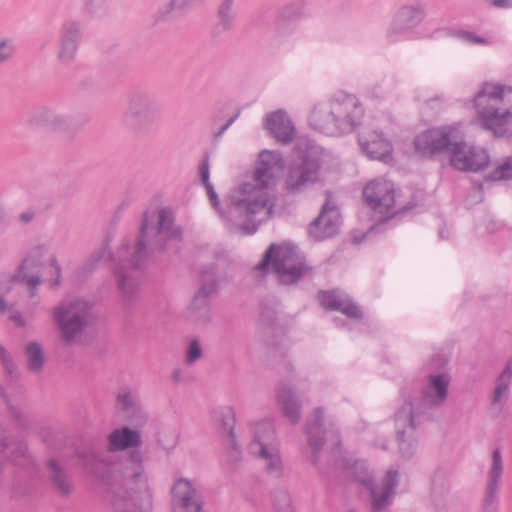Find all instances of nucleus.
<instances>
[{"label": "nucleus", "mask_w": 512, "mask_h": 512, "mask_svg": "<svg viewBox=\"0 0 512 512\" xmlns=\"http://www.w3.org/2000/svg\"><path fill=\"white\" fill-rule=\"evenodd\" d=\"M265 128L280 142L289 143L292 141L295 128L283 110H277L267 115Z\"/></svg>", "instance_id": "obj_32"}, {"label": "nucleus", "mask_w": 512, "mask_h": 512, "mask_svg": "<svg viewBox=\"0 0 512 512\" xmlns=\"http://www.w3.org/2000/svg\"><path fill=\"white\" fill-rule=\"evenodd\" d=\"M326 201L319 216L310 224L309 233L316 240L332 237L339 227V213L332 203L331 193H326Z\"/></svg>", "instance_id": "obj_24"}, {"label": "nucleus", "mask_w": 512, "mask_h": 512, "mask_svg": "<svg viewBox=\"0 0 512 512\" xmlns=\"http://www.w3.org/2000/svg\"><path fill=\"white\" fill-rule=\"evenodd\" d=\"M363 116L364 108L355 95L337 91L313 106L308 123L313 130L338 136L351 133Z\"/></svg>", "instance_id": "obj_4"}, {"label": "nucleus", "mask_w": 512, "mask_h": 512, "mask_svg": "<svg viewBox=\"0 0 512 512\" xmlns=\"http://www.w3.org/2000/svg\"><path fill=\"white\" fill-rule=\"evenodd\" d=\"M217 427L221 435L224 437V443L228 449V455L233 463H237L241 459V450L237 444L234 433L236 415L232 406L221 408L217 412Z\"/></svg>", "instance_id": "obj_27"}, {"label": "nucleus", "mask_w": 512, "mask_h": 512, "mask_svg": "<svg viewBox=\"0 0 512 512\" xmlns=\"http://www.w3.org/2000/svg\"><path fill=\"white\" fill-rule=\"evenodd\" d=\"M158 112L156 100L150 93L135 90L128 95L123 122L133 133L145 134L156 122Z\"/></svg>", "instance_id": "obj_10"}, {"label": "nucleus", "mask_w": 512, "mask_h": 512, "mask_svg": "<svg viewBox=\"0 0 512 512\" xmlns=\"http://www.w3.org/2000/svg\"><path fill=\"white\" fill-rule=\"evenodd\" d=\"M0 364L4 372V382H0V397L6 403L9 413L16 423L23 429L27 427L26 420L22 412L11 404L8 389L16 393H21L23 386L21 384V377L16 364L13 361L10 353L0 345Z\"/></svg>", "instance_id": "obj_15"}, {"label": "nucleus", "mask_w": 512, "mask_h": 512, "mask_svg": "<svg viewBox=\"0 0 512 512\" xmlns=\"http://www.w3.org/2000/svg\"><path fill=\"white\" fill-rule=\"evenodd\" d=\"M0 452L15 466L23 468L28 475L35 473V460L28 451L26 441L15 438L6 424H0Z\"/></svg>", "instance_id": "obj_18"}, {"label": "nucleus", "mask_w": 512, "mask_h": 512, "mask_svg": "<svg viewBox=\"0 0 512 512\" xmlns=\"http://www.w3.org/2000/svg\"><path fill=\"white\" fill-rule=\"evenodd\" d=\"M474 107L484 128L495 134L512 117V87L497 83H483L474 97Z\"/></svg>", "instance_id": "obj_6"}, {"label": "nucleus", "mask_w": 512, "mask_h": 512, "mask_svg": "<svg viewBox=\"0 0 512 512\" xmlns=\"http://www.w3.org/2000/svg\"><path fill=\"white\" fill-rule=\"evenodd\" d=\"M346 512H358V511H356L354 509H348Z\"/></svg>", "instance_id": "obj_58"}, {"label": "nucleus", "mask_w": 512, "mask_h": 512, "mask_svg": "<svg viewBox=\"0 0 512 512\" xmlns=\"http://www.w3.org/2000/svg\"><path fill=\"white\" fill-rule=\"evenodd\" d=\"M54 437L55 439L57 440H63L65 438L64 434L62 432H55L51 435H47L45 436L44 438V441L52 448L54 449H60L61 448V445L60 444H57V443H54L51 439V437Z\"/></svg>", "instance_id": "obj_50"}, {"label": "nucleus", "mask_w": 512, "mask_h": 512, "mask_svg": "<svg viewBox=\"0 0 512 512\" xmlns=\"http://www.w3.org/2000/svg\"><path fill=\"white\" fill-rule=\"evenodd\" d=\"M488 3L498 9L512 8V0H488Z\"/></svg>", "instance_id": "obj_52"}, {"label": "nucleus", "mask_w": 512, "mask_h": 512, "mask_svg": "<svg viewBox=\"0 0 512 512\" xmlns=\"http://www.w3.org/2000/svg\"><path fill=\"white\" fill-rule=\"evenodd\" d=\"M253 438L249 444L252 455L261 460L266 474L279 479L284 475V464L278 449L276 433L270 420L259 421L252 428Z\"/></svg>", "instance_id": "obj_8"}, {"label": "nucleus", "mask_w": 512, "mask_h": 512, "mask_svg": "<svg viewBox=\"0 0 512 512\" xmlns=\"http://www.w3.org/2000/svg\"><path fill=\"white\" fill-rule=\"evenodd\" d=\"M47 475L52 490L61 498H68L74 491V481L66 469L54 458L46 463Z\"/></svg>", "instance_id": "obj_31"}, {"label": "nucleus", "mask_w": 512, "mask_h": 512, "mask_svg": "<svg viewBox=\"0 0 512 512\" xmlns=\"http://www.w3.org/2000/svg\"><path fill=\"white\" fill-rule=\"evenodd\" d=\"M323 411L321 408L314 410L313 415L307 420L305 434L307 436L306 458L315 466L319 465V455L325 443H330L333 450L340 445L339 432L334 426L322 427Z\"/></svg>", "instance_id": "obj_11"}, {"label": "nucleus", "mask_w": 512, "mask_h": 512, "mask_svg": "<svg viewBox=\"0 0 512 512\" xmlns=\"http://www.w3.org/2000/svg\"><path fill=\"white\" fill-rule=\"evenodd\" d=\"M458 137V130L450 126L428 129L415 137V151L423 157L443 152L450 155L453 143Z\"/></svg>", "instance_id": "obj_14"}, {"label": "nucleus", "mask_w": 512, "mask_h": 512, "mask_svg": "<svg viewBox=\"0 0 512 512\" xmlns=\"http://www.w3.org/2000/svg\"><path fill=\"white\" fill-rule=\"evenodd\" d=\"M426 16V6L421 1L401 5L385 30V39L389 43L402 41L406 34L413 32L424 22Z\"/></svg>", "instance_id": "obj_12"}, {"label": "nucleus", "mask_w": 512, "mask_h": 512, "mask_svg": "<svg viewBox=\"0 0 512 512\" xmlns=\"http://www.w3.org/2000/svg\"><path fill=\"white\" fill-rule=\"evenodd\" d=\"M127 421L131 424V428L140 430L148 422V413L141 404L138 407L124 413Z\"/></svg>", "instance_id": "obj_42"}, {"label": "nucleus", "mask_w": 512, "mask_h": 512, "mask_svg": "<svg viewBox=\"0 0 512 512\" xmlns=\"http://www.w3.org/2000/svg\"><path fill=\"white\" fill-rule=\"evenodd\" d=\"M203 356V350L200 342L197 339H193L189 342L186 353H185V363L188 365H192L201 359Z\"/></svg>", "instance_id": "obj_46"}, {"label": "nucleus", "mask_w": 512, "mask_h": 512, "mask_svg": "<svg viewBox=\"0 0 512 512\" xmlns=\"http://www.w3.org/2000/svg\"><path fill=\"white\" fill-rule=\"evenodd\" d=\"M91 305L81 299L61 301L52 310V319L66 345L73 344L88 327Z\"/></svg>", "instance_id": "obj_9"}, {"label": "nucleus", "mask_w": 512, "mask_h": 512, "mask_svg": "<svg viewBox=\"0 0 512 512\" xmlns=\"http://www.w3.org/2000/svg\"><path fill=\"white\" fill-rule=\"evenodd\" d=\"M138 390L129 385H122L117 389L115 395V407L121 413L134 409L141 405Z\"/></svg>", "instance_id": "obj_36"}, {"label": "nucleus", "mask_w": 512, "mask_h": 512, "mask_svg": "<svg viewBox=\"0 0 512 512\" xmlns=\"http://www.w3.org/2000/svg\"><path fill=\"white\" fill-rule=\"evenodd\" d=\"M419 423L420 419L416 417L411 403L402 405L395 413L397 440L400 453L404 458L412 457L416 451L414 430Z\"/></svg>", "instance_id": "obj_20"}, {"label": "nucleus", "mask_w": 512, "mask_h": 512, "mask_svg": "<svg viewBox=\"0 0 512 512\" xmlns=\"http://www.w3.org/2000/svg\"><path fill=\"white\" fill-rule=\"evenodd\" d=\"M29 124L52 131H62L67 127V119L46 106H40L33 110Z\"/></svg>", "instance_id": "obj_33"}, {"label": "nucleus", "mask_w": 512, "mask_h": 512, "mask_svg": "<svg viewBox=\"0 0 512 512\" xmlns=\"http://www.w3.org/2000/svg\"><path fill=\"white\" fill-rule=\"evenodd\" d=\"M83 36L80 22L65 21L60 29L57 42V59L65 66L74 62Z\"/></svg>", "instance_id": "obj_23"}, {"label": "nucleus", "mask_w": 512, "mask_h": 512, "mask_svg": "<svg viewBox=\"0 0 512 512\" xmlns=\"http://www.w3.org/2000/svg\"><path fill=\"white\" fill-rule=\"evenodd\" d=\"M45 251L46 249L44 246H37L31 249L27 256L23 259L16 273H14L13 275L23 276L24 274L34 273V269L39 268L43 265L42 258L45 254Z\"/></svg>", "instance_id": "obj_37"}, {"label": "nucleus", "mask_w": 512, "mask_h": 512, "mask_svg": "<svg viewBox=\"0 0 512 512\" xmlns=\"http://www.w3.org/2000/svg\"><path fill=\"white\" fill-rule=\"evenodd\" d=\"M489 155L486 150L476 146H468L460 136L453 143L450 153V165L459 171L478 172L489 164Z\"/></svg>", "instance_id": "obj_19"}, {"label": "nucleus", "mask_w": 512, "mask_h": 512, "mask_svg": "<svg viewBox=\"0 0 512 512\" xmlns=\"http://www.w3.org/2000/svg\"><path fill=\"white\" fill-rule=\"evenodd\" d=\"M217 287L214 267L204 269L201 273V286L189 306L190 317L195 321L206 323L210 320V299L216 294Z\"/></svg>", "instance_id": "obj_21"}, {"label": "nucleus", "mask_w": 512, "mask_h": 512, "mask_svg": "<svg viewBox=\"0 0 512 512\" xmlns=\"http://www.w3.org/2000/svg\"><path fill=\"white\" fill-rule=\"evenodd\" d=\"M172 512H204L203 501L196 481L179 478L171 487Z\"/></svg>", "instance_id": "obj_22"}, {"label": "nucleus", "mask_w": 512, "mask_h": 512, "mask_svg": "<svg viewBox=\"0 0 512 512\" xmlns=\"http://www.w3.org/2000/svg\"><path fill=\"white\" fill-rule=\"evenodd\" d=\"M303 15V7L300 4L291 3L284 6L275 19V35L277 37L291 35L295 30L291 21L300 19Z\"/></svg>", "instance_id": "obj_35"}, {"label": "nucleus", "mask_w": 512, "mask_h": 512, "mask_svg": "<svg viewBox=\"0 0 512 512\" xmlns=\"http://www.w3.org/2000/svg\"><path fill=\"white\" fill-rule=\"evenodd\" d=\"M336 468L342 470L344 477L359 483L369 492L370 512H385L392 504L395 488L398 485V471L389 469L380 482L373 480L366 462L362 460L351 461L341 458L336 462Z\"/></svg>", "instance_id": "obj_5"}, {"label": "nucleus", "mask_w": 512, "mask_h": 512, "mask_svg": "<svg viewBox=\"0 0 512 512\" xmlns=\"http://www.w3.org/2000/svg\"><path fill=\"white\" fill-rule=\"evenodd\" d=\"M17 283H25L29 287V296L34 298L37 295V286L41 283V275L36 273L24 274L23 276H14L8 274L0 275V314L6 312L8 303L5 295L9 293Z\"/></svg>", "instance_id": "obj_30"}, {"label": "nucleus", "mask_w": 512, "mask_h": 512, "mask_svg": "<svg viewBox=\"0 0 512 512\" xmlns=\"http://www.w3.org/2000/svg\"><path fill=\"white\" fill-rule=\"evenodd\" d=\"M25 355L28 370L32 373L41 372L45 364V356L41 345L36 341L30 342L26 346Z\"/></svg>", "instance_id": "obj_38"}, {"label": "nucleus", "mask_w": 512, "mask_h": 512, "mask_svg": "<svg viewBox=\"0 0 512 512\" xmlns=\"http://www.w3.org/2000/svg\"><path fill=\"white\" fill-rule=\"evenodd\" d=\"M512 382V356L507 360L504 368L494 382V389L491 394L490 412L498 416L503 410L508 397L510 384Z\"/></svg>", "instance_id": "obj_29"}, {"label": "nucleus", "mask_w": 512, "mask_h": 512, "mask_svg": "<svg viewBox=\"0 0 512 512\" xmlns=\"http://www.w3.org/2000/svg\"><path fill=\"white\" fill-rule=\"evenodd\" d=\"M35 217V211L33 209H28L22 213L19 214V221L22 224H28L30 223Z\"/></svg>", "instance_id": "obj_53"}, {"label": "nucleus", "mask_w": 512, "mask_h": 512, "mask_svg": "<svg viewBox=\"0 0 512 512\" xmlns=\"http://www.w3.org/2000/svg\"><path fill=\"white\" fill-rule=\"evenodd\" d=\"M318 299L324 308L331 311H340L344 315L354 319L362 318L360 308L350 299L349 296L337 290L320 291Z\"/></svg>", "instance_id": "obj_28"}, {"label": "nucleus", "mask_w": 512, "mask_h": 512, "mask_svg": "<svg viewBox=\"0 0 512 512\" xmlns=\"http://www.w3.org/2000/svg\"><path fill=\"white\" fill-rule=\"evenodd\" d=\"M320 159L311 154H304L299 161L292 163L285 178V190L289 194H298L320 179Z\"/></svg>", "instance_id": "obj_13"}, {"label": "nucleus", "mask_w": 512, "mask_h": 512, "mask_svg": "<svg viewBox=\"0 0 512 512\" xmlns=\"http://www.w3.org/2000/svg\"><path fill=\"white\" fill-rule=\"evenodd\" d=\"M277 403L282 413L292 424H297L301 418V403L296 398L295 392L287 384H281L276 390Z\"/></svg>", "instance_id": "obj_34"}, {"label": "nucleus", "mask_w": 512, "mask_h": 512, "mask_svg": "<svg viewBox=\"0 0 512 512\" xmlns=\"http://www.w3.org/2000/svg\"><path fill=\"white\" fill-rule=\"evenodd\" d=\"M449 383L450 377L447 374L430 375L420 399L417 402L405 399L403 405L411 403L416 417L420 419L427 410L437 408L445 402Z\"/></svg>", "instance_id": "obj_17"}, {"label": "nucleus", "mask_w": 512, "mask_h": 512, "mask_svg": "<svg viewBox=\"0 0 512 512\" xmlns=\"http://www.w3.org/2000/svg\"><path fill=\"white\" fill-rule=\"evenodd\" d=\"M201 1L202 0H170L169 3L159 9L157 20H164L171 12L186 10Z\"/></svg>", "instance_id": "obj_40"}, {"label": "nucleus", "mask_w": 512, "mask_h": 512, "mask_svg": "<svg viewBox=\"0 0 512 512\" xmlns=\"http://www.w3.org/2000/svg\"><path fill=\"white\" fill-rule=\"evenodd\" d=\"M274 512H294L292 500L287 490L279 489L272 494Z\"/></svg>", "instance_id": "obj_41"}, {"label": "nucleus", "mask_w": 512, "mask_h": 512, "mask_svg": "<svg viewBox=\"0 0 512 512\" xmlns=\"http://www.w3.org/2000/svg\"><path fill=\"white\" fill-rule=\"evenodd\" d=\"M270 266L283 284L297 282L307 270L304 257L299 253L297 247L287 245L271 244L263 259L254 267V271L264 275Z\"/></svg>", "instance_id": "obj_7"}, {"label": "nucleus", "mask_w": 512, "mask_h": 512, "mask_svg": "<svg viewBox=\"0 0 512 512\" xmlns=\"http://www.w3.org/2000/svg\"><path fill=\"white\" fill-rule=\"evenodd\" d=\"M363 197L367 205L384 220L397 213L394 185L388 180L375 179L369 182L363 190Z\"/></svg>", "instance_id": "obj_16"}, {"label": "nucleus", "mask_w": 512, "mask_h": 512, "mask_svg": "<svg viewBox=\"0 0 512 512\" xmlns=\"http://www.w3.org/2000/svg\"><path fill=\"white\" fill-rule=\"evenodd\" d=\"M234 0H222L220 3L217 16V27L222 31H229L234 27L235 14L233 12Z\"/></svg>", "instance_id": "obj_39"}, {"label": "nucleus", "mask_w": 512, "mask_h": 512, "mask_svg": "<svg viewBox=\"0 0 512 512\" xmlns=\"http://www.w3.org/2000/svg\"><path fill=\"white\" fill-rule=\"evenodd\" d=\"M172 381L175 384H179L185 381L186 374L183 368L176 367L173 369L172 375H171Z\"/></svg>", "instance_id": "obj_51"}, {"label": "nucleus", "mask_w": 512, "mask_h": 512, "mask_svg": "<svg viewBox=\"0 0 512 512\" xmlns=\"http://www.w3.org/2000/svg\"><path fill=\"white\" fill-rule=\"evenodd\" d=\"M236 118H237V115H235L230 120H228V122L226 124H224L220 128V130L216 133V137L222 136L224 134V132L230 127V125L235 121Z\"/></svg>", "instance_id": "obj_55"}, {"label": "nucleus", "mask_w": 512, "mask_h": 512, "mask_svg": "<svg viewBox=\"0 0 512 512\" xmlns=\"http://www.w3.org/2000/svg\"><path fill=\"white\" fill-rule=\"evenodd\" d=\"M451 35L458 40L468 43V44H474V45H489L491 44V41L489 38L479 36L475 34L472 31L468 30H455L451 33Z\"/></svg>", "instance_id": "obj_43"}, {"label": "nucleus", "mask_w": 512, "mask_h": 512, "mask_svg": "<svg viewBox=\"0 0 512 512\" xmlns=\"http://www.w3.org/2000/svg\"><path fill=\"white\" fill-rule=\"evenodd\" d=\"M9 310L10 311V315H9V319L11 321H13L14 323H16L18 326L20 327H24L26 322H25V319L23 318L21 312H19L18 310H15L14 309V305H8L6 311Z\"/></svg>", "instance_id": "obj_49"}, {"label": "nucleus", "mask_w": 512, "mask_h": 512, "mask_svg": "<svg viewBox=\"0 0 512 512\" xmlns=\"http://www.w3.org/2000/svg\"><path fill=\"white\" fill-rule=\"evenodd\" d=\"M83 3V11L87 14L93 15L95 12V0H81Z\"/></svg>", "instance_id": "obj_54"}, {"label": "nucleus", "mask_w": 512, "mask_h": 512, "mask_svg": "<svg viewBox=\"0 0 512 512\" xmlns=\"http://www.w3.org/2000/svg\"><path fill=\"white\" fill-rule=\"evenodd\" d=\"M16 53V47L12 40L0 37V65L10 61Z\"/></svg>", "instance_id": "obj_47"}, {"label": "nucleus", "mask_w": 512, "mask_h": 512, "mask_svg": "<svg viewBox=\"0 0 512 512\" xmlns=\"http://www.w3.org/2000/svg\"><path fill=\"white\" fill-rule=\"evenodd\" d=\"M284 168L279 152L263 151L249 182L241 184L230 194L228 214L220 209L218 195L209 177V158L206 156L199 166L200 181L204 185L212 206L231 227L240 229L243 234H253L259 223L274 214L277 198L271 189L276 185L278 174Z\"/></svg>", "instance_id": "obj_1"}, {"label": "nucleus", "mask_w": 512, "mask_h": 512, "mask_svg": "<svg viewBox=\"0 0 512 512\" xmlns=\"http://www.w3.org/2000/svg\"><path fill=\"white\" fill-rule=\"evenodd\" d=\"M372 93H373V95H374L375 97H377V98L382 96V94H381V93H376V92H374V91H373Z\"/></svg>", "instance_id": "obj_57"}, {"label": "nucleus", "mask_w": 512, "mask_h": 512, "mask_svg": "<svg viewBox=\"0 0 512 512\" xmlns=\"http://www.w3.org/2000/svg\"><path fill=\"white\" fill-rule=\"evenodd\" d=\"M358 142L361 150L368 158L388 163L392 160V145L378 131H363L359 134Z\"/></svg>", "instance_id": "obj_26"}, {"label": "nucleus", "mask_w": 512, "mask_h": 512, "mask_svg": "<svg viewBox=\"0 0 512 512\" xmlns=\"http://www.w3.org/2000/svg\"><path fill=\"white\" fill-rule=\"evenodd\" d=\"M504 463L501 452L498 448L492 452L491 465L487 472L485 490L483 495V506L485 509H496L499 492L502 486Z\"/></svg>", "instance_id": "obj_25"}, {"label": "nucleus", "mask_w": 512, "mask_h": 512, "mask_svg": "<svg viewBox=\"0 0 512 512\" xmlns=\"http://www.w3.org/2000/svg\"><path fill=\"white\" fill-rule=\"evenodd\" d=\"M105 254H106V251H103L101 256H99V255L97 256L98 262L105 257Z\"/></svg>", "instance_id": "obj_56"}, {"label": "nucleus", "mask_w": 512, "mask_h": 512, "mask_svg": "<svg viewBox=\"0 0 512 512\" xmlns=\"http://www.w3.org/2000/svg\"><path fill=\"white\" fill-rule=\"evenodd\" d=\"M181 240L182 231L175 225L171 209L163 207L145 212L136 243H123L118 252L115 274L123 298L131 300L138 289L134 269L156 252L178 249Z\"/></svg>", "instance_id": "obj_2"}, {"label": "nucleus", "mask_w": 512, "mask_h": 512, "mask_svg": "<svg viewBox=\"0 0 512 512\" xmlns=\"http://www.w3.org/2000/svg\"><path fill=\"white\" fill-rule=\"evenodd\" d=\"M77 456L79 458V463L84 469V471L89 475H94L96 473V454L93 451L83 452L78 451Z\"/></svg>", "instance_id": "obj_45"}, {"label": "nucleus", "mask_w": 512, "mask_h": 512, "mask_svg": "<svg viewBox=\"0 0 512 512\" xmlns=\"http://www.w3.org/2000/svg\"><path fill=\"white\" fill-rule=\"evenodd\" d=\"M142 433L130 426H121L107 436V450L122 452L129 450L128 460L134 466L125 479L124 486L114 493V512H150L153 505V490L143 466Z\"/></svg>", "instance_id": "obj_3"}, {"label": "nucleus", "mask_w": 512, "mask_h": 512, "mask_svg": "<svg viewBox=\"0 0 512 512\" xmlns=\"http://www.w3.org/2000/svg\"><path fill=\"white\" fill-rule=\"evenodd\" d=\"M490 180H512V158H508L499 164L488 176Z\"/></svg>", "instance_id": "obj_44"}, {"label": "nucleus", "mask_w": 512, "mask_h": 512, "mask_svg": "<svg viewBox=\"0 0 512 512\" xmlns=\"http://www.w3.org/2000/svg\"><path fill=\"white\" fill-rule=\"evenodd\" d=\"M50 267L55 274V278L50 281L51 286H58L61 283V267L56 258H51Z\"/></svg>", "instance_id": "obj_48"}]
</instances>
